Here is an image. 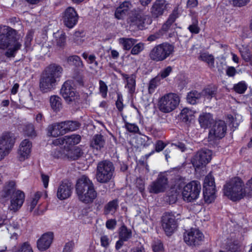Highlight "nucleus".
<instances>
[{
	"instance_id": "nucleus-52",
	"label": "nucleus",
	"mask_w": 252,
	"mask_h": 252,
	"mask_svg": "<svg viewBox=\"0 0 252 252\" xmlns=\"http://www.w3.org/2000/svg\"><path fill=\"white\" fill-rule=\"evenodd\" d=\"M82 57L85 60H87L88 63L92 64L94 63L96 66L98 64L97 62L95 61L96 57L94 55H91L88 57V55L87 53L85 52L82 54Z\"/></svg>"
},
{
	"instance_id": "nucleus-9",
	"label": "nucleus",
	"mask_w": 252,
	"mask_h": 252,
	"mask_svg": "<svg viewBox=\"0 0 252 252\" xmlns=\"http://www.w3.org/2000/svg\"><path fill=\"white\" fill-rule=\"evenodd\" d=\"M201 190V185L197 181H192L185 186L182 192L185 201L191 202L196 199Z\"/></svg>"
},
{
	"instance_id": "nucleus-11",
	"label": "nucleus",
	"mask_w": 252,
	"mask_h": 252,
	"mask_svg": "<svg viewBox=\"0 0 252 252\" xmlns=\"http://www.w3.org/2000/svg\"><path fill=\"white\" fill-rule=\"evenodd\" d=\"M14 134L10 132H5L0 137V160L7 155L13 148L15 143Z\"/></svg>"
},
{
	"instance_id": "nucleus-39",
	"label": "nucleus",
	"mask_w": 252,
	"mask_h": 252,
	"mask_svg": "<svg viewBox=\"0 0 252 252\" xmlns=\"http://www.w3.org/2000/svg\"><path fill=\"white\" fill-rule=\"evenodd\" d=\"M68 63L72 65H74L77 67H82L83 66V64L81 58L76 55L69 56L67 58Z\"/></svg>"
},
{
	"instance_id": "nucleus-22",
	"label": "nucleus",
	"mask_w": 252,
	"mask_h": 252,
	"mask_svg": "<svg viewBox=\"0 0 252 252\" xmlns=\"http://www.w3.org/2000/svg\"><path fill=\"white\" fill-rule=\"evenodd\" d=\"M168 2L165 0H156L151 8V13L153 17L158 18L166 11Z\"/></svg>"
},
{
	"instance_id": "nucleus-16",
	"label": "nucleus",
	"mask_w": 252,
	"mask_h": 252,
	"mask_svg": "<svg viewBox=\"0 0 252 252\" xmlns=\"http://www.w3.org/2000/svg\"><path fill=\"white\" fill-rule=\"evenodd\" d=\"M162 226L167 235H171L177 227L174 215L171 213H165L162 217Z\"/></svg>"
},
{
	"instance_id": "nucleus-4",
	"label": "nucleus",
	"mask_w": 252,
	"mask_h": 252,
	"mask_svg": "<svg viewBox=\"0 0 252 252\" xmlns=\"http://www.w3.org/2000/svg\"><path fill=\"white\" fill-rule=\"evenodd\" d=\"M1 196L6 199H10L9 208L14 212L21 207L25 200L24 193L20 190L16 189V183L13 181L5 183Z\"/></svg>"
},
{
	"instance_id": "nucleus-60",
	"label": "nucleus",
	"mask_w": 252,
	"mask_h": 252,
	"mask_svg": "<svg viewBox=\"0 0 252 252\" xmlns=\"http://www.w3.org/2000/svg\"><path fill=\"white\" fill-rule=\"evenodd\" d=\"M250 0H233V5L235 6L242 7L247 4Z\"/></svg>"
},
{
	"instance_id": "nucleus-18",
	"label": "nucleus",
	"mask_w": 252,
	"mask_h": 252,
	"mask_svg": "<svg viewBox=\"0 0 252 252\" xmlns=\"http://www.w3.org/2000/svg\"><path fill=\"white\" fill-rule=\"evenodd\" d=\"M226 131V125L223 121H216L209 133L210 140L215 138H221L225 135Z\"/></svg>"
},
{
	"instance_id": "nucleus-45",
	"label": "nucleus",
	"mask_w": 252,
	"mask_h": 252,
	"mask_svg": "<svg viewBox=\"0 0 252 252\" xmlns=\"http://www.w3.org/2000/svg\"><path fill=\"white\" fill-rule=\"evenodd\" d=\"M67 132L77 130L80 127V124L76 121H65Z\"/></svg>"
},
{
	"instance_id": "nucleus-25",
	"label": "nucleus",
	"mask_w": 252,
	"mask_h": 252,
	"mask_svg": "<svg viewBox=\"0 0 252 252\" xmlns=\"http://www.w3.org/2000/svg\"><path fill=\"white\" fill-rule=\"evenodd\" d=\"M132 7L130 1H125L120 4L116 10L115 15L118 19H122L126 13Z\"/></svg>"
},
{
	"instance_id": "nucleus-64",
	"label": "nucleus",
	"mask_w": 252,
	"mask_h": 252,
	"mask_svg": "<svg viewBox=\"0 0 252 252\" xmlns=\"http://www.w3.org/2000/svg\"><path fill=\"white\" fill-rule=\"evenodd\" d=\"M236 72L235 68L233 66H229L226 70V74L229 77H233Z\"/></svg>"
},
{
	"instance_id": "nucleus-20",
	"label": "nucleus",
	"mask_w": 252,
	"mask_h": 252,
	"mask_svg": "<svg viewBox=\"0 0 252 252\" xmlns=\"http://www.w3.org/2000/svg\"><path fill=\"white\" fill-rule=\"evenodd\" d=\"M81 139V137L79 135L72 134L57 139L53 141V143L55 145H64L66 149L71 148V147L78 144L80 142Z\"/></svg>"
},
{
	"instance_id": "nucleus-6",
	"label": "nucleus",
	"mask_w": 252,
	"mask_h": 252,
	"mask_svg": "<svg viewBox=\"0 0 252 252\" xmlns=\"http://www.w3.org/2000/svg\"><path fill=\"white\" fill-rule=\"evenodd\" d=\"M175 47L168 42H164L155 46L150 51L149 57L154 62H162L172 56Z\"/></svg>"
},
{
	"instance_id": "nucleus-54",
	"label": "nucleus",
	"mask_w": 252,
	"mask_h": 252,
	"mask_svg": "<svg viewBox=\"0 0 252 252\" xmlns=\"http://www.w3.org/2000/svg\"><path fill=\"white\" fill-rule=\"evenodd\" d=\"M241 56L242 58L246 62H250L252 59V54L250 51L248 49H244L241 51Z\"/></svg>"
},
{
	"instance_id": "nucleus-32",
	"label": "nucleus",
	"mask_w": 252,
	"mask_h": 252,
	"mask_svg": "<svg viewBox=\"0 0 252 252\" xmlns=\"http://www.w3.org/2000/svg\"><path fill=\"white\" fill-rule=\"evenodd\" d=\"M178 17V13L177 10H174L169 15L167 20L162 25V30L163 31H167L170 28L172 24L175 21L176 19Z\"/></svg>"
},
{
	"instance_id": "nucleus-1",
	"label": "nucleus",
	"mask_w": 252,
	"mask_h": 252,
	"mask_svg": "<svg viewBox=\"0 0 252 252\" xmlns=\"http://www.w3.org/2000/svg\"><path fill=\"white\" fill-rule=\"evenodd\" d=\"M21 46L16 31L6 26L0 27V48L6 49L4 53L6 57H14Z\"/></svg>"
},
{
	"instance_id": "nucleus-37",
	"label": "nucleus",
	"mask_w": 252,
	"mask_h": 252,
	"mask_svg": "<svg viewBox=\"0 0 252 252\" xmlns=\"http://www.w3.org/2000/svg\"><path fill=\"white\" fill-rule=\"evenodd\" d=\"M132 236L131 230L128 229L126 226L121 227L119 232V238L126 241H128Z\"/></svg>"
},
{
	"instance_id": "nucleus-41",
	"label": "nucleus",
	"mask_w": 252,
	"mask_h": 252,
	"mask_svg": "<svg viewBox=\"0 0 252 252\" xmlns=\"http://www.w3.org/2000/svg\"><path fill=\"white\" fill-rule=\"evenodd\" d=\"M180 115L182 121L187 122L191 120L192 117V112L189 109L185 108L181 111Z\"/></svg>"
},
{
	"instance_id": "nucleus-21",
	"label": "nucleus",
	"mask_w": 252,
	"mask_h": 252,
	"mask_svg": "<svg viewBox=\"0 0 252 252\" xmlns=\"http://www.w3.org/2000/svg\"><path fill=\"white\" fill-rule=\"evenodd\" d=\"M72 189L73 187L71 183L67 181L62 182L58 188L57 197L60 200L68 198L71 195Z\"/></svg>"
},
{
	"instance_id": "nucleus-56",
	"label": "nucleus",
	"mask_w": 252,
	"mask_h": 252,
	"mask_svg": "<svg viewBox=\"0 0 252 252\" xmlns=\"http://www.w3.org/2000/svg\"><path fill=\"white\" fill-rule=\"evenodd\" d=\"M245 188L246 189L245 190L249 193L247 194V197L252 196V177L248 181L246 184H245Z\"/></svg>"
},
{
	"instance_id": "nucleus-33",
	"label": "nucleus",
	"mask_w": 252,
	"mask_h": 252,
	"mask_svg": "<svg viewBox=\"0 0 252 252\" xmlns=\"http://www.w3.org/2000/svg\"><path fill=\"white\" fill-rule=\"evenodd\" d=\"M58 123L49 125L47 127L48 134L52 137H58L62 135Z\"/></svg>"
},
{
	"instance_id": "nucleus-49",
	"label": "nucleus",
	"mask_w": 252,
	"mask_h": 252,
	"mask_svg": "<svg viewBox=\"0 0 252 252\" xmlns=\"http://www.w3.org/2000/svg\"><path fill=\"white\" fill-rule=\"evenodd\" d=\"M125 127L130 132L138 133L139 131V127L135 124L129 123L125 122Z\"/></svg>"
},
{
	"instance_id": "nucleus-58",
	"label": "nucleus",
	"mask_w": 252,
	"mask_h": 252,
	"mask_svg": "<svg viewBox=\"0 0 252 252\" xmlns=\"http://www.w3.org/2000/svg\"><path fill=\"white\" fill-rule=\"evenodd\" d=\"M116 105L119 111H122L123 109L124 105L123 103L122 95L120 94L117 95V100L116 102Z\"/></svg>"
},
{
	"instance_id": "nucleus-63",
	"label": "nucleus",
	"mask_w": 252,
	"mask_h": 252,
	"mask_svg": "<svg viewBox=\"0 0 252 252\" xmlns=\"http://www.w3.org/2000/svg\"><path fill=\"white\" fill-rule=\"evenodd\" d=\"M166 144L161 140H158L156 144V151L160 152L165 148Z\"/></svg>"
},
{
	"instance_id": "nucleus-31",
	"label": "nucleus",
	"mask_w": 252,
	"mask_h": 252,
	"mask_svg": "<svg viewBox=\"0 0 252 252\" xmlns=\"http://www.w3.org/2000/svg\"><path fill=\"white\" fill-rule=\"evenodd\" d=\"M50 103L52 109L54 111H59L62 107V99L57 95L51 96Z\"/></svg>"
},
{
	"instance_id": "nucleus-35",
	"label": "nucleus",
	"mask_w": 252,
	"mask_h": 252,
	"mask_svg": "<svg viewBox=\"0 0 252 252\" xmlns=\"http://www.w3.org/2000/svg\"><path fill=\"white\" fill-rule=\"evenodd\" d=\"M199 59L206 62L210 68L215 67V59L213 55L204 53L201 54L199 57Z\"/></svg>"
},
{
	"instance_id": "nucleus-34",
	"label": "nucleus",
	"mask_w": 252,
	"mask_h": 252,
	"mask_svg": "<svg viewBox=\"0 0 252 252\" xmlns=\"http://www.w3.org/2000/svg\"><path fill=\"white\" fill-rule=\"evenodd\" d=\"M201 94L197 91H192L188 93L187 96V101L191 104H195L201 98Z\"/></svg>"
},
{
	"instance_id": "nucleus-61",
	"label": "nucleus",
	"mask_w": 252,
	"mask_h": 252,
	"mask_svg": "<svg viewBox=\"0 0 252 252\" xmlns=\"http://www.w3.org/2000/svg\"><path fill=\"white\" fill-rule=\"evenodd\" d=\"M172 70V68L170 66H167L164 68L160 73L161 77L162 78H165L167 77L171 72Z\"/></svg>"
},
{
	"instance_id": "nucleus-13",
	"label": "nucleus",
	"mask_w": 252,
	"mask_h": 252,
	"mask_svg": "<svg viewBox=\"0 0 252 252\" xmlns=\"http://www.w3.org/2000/svg\"><path fill=\"white\" fill-rule=\"evenodd\" d=\"M212 155L211 151L207 149L198 151L191 160L193 165L197 168L205 166L211 160Z\"/></svg>"
},
{
	"instance_id": "nucleus-59",
	"label": "nucleus",
	"mask_w": 252,
	"mask_h": 252,
	"mask_svg": "<svg viewBox=\"0 0 252 252\" xmlns=\"http://www.w3.org/2000/svg\"><path fill=\"white\" fill-rule=\"evenodd\" d=\"M33 38V32H29L27 33L25 41V45L26 48L30 47L31 45V42Z\"/></svg>"
},
{
	"instance_id": "nucleus-10",
	"label": "nucleus",
	"mask_w": 252,
	"mask_h": 252,
	"mask_svg": "<svg viewBox=\"0 0 252 252\" xmlns=\"http://www.w3.org/2000/svg\"><path fill=\"white\" fill-rule=\"evenodd\" d=\"M215 188L214 178L209 174L205 177L203 184V196L207 203H211L215 200Z\"/></svg>"
},
{
	"instance_id": "nucleus-44",
	"label": "nucleus",
	"mask_w": 252,
	"mask_h": 252,
	"mask_svg": "<svg viewBox=\"0 0 252 252\" xmlns=\"http://www.w3.org/2000/svg\"><path fill=\"white\" fill-rule=\"evenodd\" d=\"M247 86L245 82L242 81L234 85V90L238 94H243L247 90Z\"/></svg>"
},
{
	"instance_id": "nucleus-2",
	"label": "nucleus",
	"mask_w": 252,
	"mask_h": 252,
	"mask_svg": "<svg viewBox=\"0 0 252 252\" xmlns=\"http://www.w3.org/2000/svg\"><path fill=\"white\" fill-rule=\"evenodd\" d=\"M63 68L59 65L51 64L42 72L39 80V88L44 93H48L53 90L57 80L63 73Z\"/></svg>"
},
{
	"instance_id": "nucleus-8",
	"label": "nucleus",
	"mask_w": 252,
	"mask_h": 252,
	"mask_svg": "<svg viewBox=\"0 0 252 252\" xmlns=\"http://www.w3.org/2000/svg\"><path fill=\"white\" fill-rule=\"evenodd\" d=\"M180 99L177 94L169 93L161 97L158 102L160 111L169 113L174 110L179 103Z\"/></svg>"
},
{
	"instance_id": "nucleus-47",
	"label": "nucleus",
	"mask_w": 252,
	"mask_h": 252,
	"mask_svg": "<svg viewBox=\"0 0 252 252\" xmlns=\"http://www.w3.org/2000/svg\"><path fill=\"white\" fill-rule=\"evenodd\" d=\"M159 79L158 77H155L152 79L149 85V92L150 94H152L155 90V89L159 85Z\"/></svg>"
},
{
	"instance_id": "nucleus-19",
	"label": "nucleus",
	"mask_w": 252,
	"mask_h": 252,
	"mask_svg": "<svg viewBox=\"0 0 252 252\" xmlns=\"http://www.w3.org/2000/svg\"><path fill=\"white\" fill-rule=\"evenodd\" d=\"M131 25H135L139 30H143L147 24H150L152 20L147 15L140 12L135 13L129 18Z\"/></svg>"
},
{
	"instance_id": "nucleus-27",
	"label": "nucleus",
	"mask_w": 252,
	"mask_h": 252,
	"mask_svg": "<svg viewBox=\"0 0 252 252\" xmlns=\"http://www.w3.org/2000/svg\"><path fill=\"white\" fill-rule=\"evenodd\" d=\"M66 158L70 160H76L81 157L83 153L79 147L66 149Z\"/></svg>"
},
{
	"instance_id": "nucleus-48",
	"label": "nucleus",
	"mask_w": 252,
	"mask_h": 252,
	"mask_svg": "<svg viewBox=\"0 0 252 252\" xmlns=\"http://www.w3.org/2000/svg\"><path fill=\"white\" fill-rule=\"evenodd\" d=\"M241 245L238 243H233L229 246L228 252H242ZM219 252H226L223 251H220Z\"/></svg>"
},
{
	"instance_id": "nucleus-46",
	"label": "nucleus",
	"mask_w": 252,
	"mask_h": 252,
	"mask_svg": "<svg viewBox=\"0 0 252 252\" xmlns=\"http://www.w3.org/2000/svg\"><path fill=\"white\" fill-rule=\"evenodd\" d=\"M144 49V44L142 42H139L135 44L131 50V54L132 55H136L142 52Z\"/></svg>"
},
{
	"instance_id": "nucleus-29",
	"label": "nucleus",
	"mask_w": 252,
	"mask_h": 252,
	"mask_svg": "<svg viewBox=\"0 0 252 252\" xmlns=\"http://www.w3.org/2000/svg\"><path fill=\"white\" fill-rule=\"evenodd\" d=\"M137 41V39L132 38L121 37L119 39V43L122 45L124 50L130 49Z\"/></svg>"
},
{
	"instance_id": "nucleus-17",
	"label": "nucleus",
	"mask_w": 252,
	"mask_h": 252,
	"mask_svg": "<svg viewBox=\"0 0 252 252\" xmlns=\"http://www.w3.org/2000/svg\"><path fill=\"white\" fill-rule=\"evenodd\" d=\"M78 20V15L73 7H67L63 14V23L69 29L72 28L76 25Z\"/></svg>"
},
{
	"instance_id": "nucleus-5",
	"label": "nucleus",
	"mask_w": 252,
	"mask_h": 252,
	"mask_svg": "<svg viewBox=\"0 0 252 252\" xmlns=\"http://www.w3.org/2000/svg\"><path fill=\"white\" fill-rule=\"evenodd\" d=\"M244 182L239 177L231 179L223 186L224 194L233 201H238L247 197Z\"/></svg>"
},
{
	"instance_id": "nucleus-55",
	"label": "nucleus",
	"mask_w": 252,
	"mask_h": 252,
	"mask_svg": "<svg viewBox=\"0 0 252 252\" xmlns=\"http://www.w3.org/2000/svg\"><path fill=\"white\" fill-rule=\"evenodd\" d=\"M110 241V239L106 235H103L100 237L101 246L105 248L109 247Z\"/></svg>"
},
{
	"instance_id": "nucleus-50",
	"label": "nucleus",
	"mask_w": 252,
	"mask_h": 252,
	"mask_svg": "<svg viewBox=\"0 0 252 252\" xmlns=\"http://www.w3.org/2000/svg\"><path fill=\"white\" fill-rule=\"evenodd\" d=\"M152 249L154 252H162L164 248L162 242L160 241H155L152 244Z\"/></svg>"
},
{
	"instance_id": "nucleus-12",
	"label": "nucleus",
	"mask_w": 252,
	"mask_h": 252,
	"mask_svg": "<svg viewBox=\"0 0 252 252\" xmlns=\"http://www.w3.org/2000/svg\"><path fill=\"white\" fill-rule=\"evenodd\" d=\"M204 235L198 229L191 228L184 234L185 242L191 247H197L201 244Z\"/></svg>"
},
{
	"instance_id": "nucleus-36",
	"label": "nucleus",
	"mask_w": 252,
	"mask_h": 252,
	"mask_svg": "<svg viewBox=\"0 0 252 252\" xmlns=\"http://www.w3.org/2000/svg\"><path fill=\"white\" fill-rule=\"evenodd\" d=\"M217 88L215 86H208L205 88L201 93V95L207 98L211 99L216 94Z\"/></svg>"
},
{
	"instance_id": "nucleus-24",
	"label": "nucleus",
	"mask_w": 252,
	"mask_h": 252,
	"mask_svg": "<svg viewBox=\"0 0 252 252\" xmlns=\"http://www.w3.org/2000/svg\"><path fill=\"white\" fill-rule=\"evenodd\" d=\"M32 146V143L28 139H25L21 142L18 150L19 159L20 161H23L30 157Z\"/></svg>"
},
{
	"instance_id": "nucleus-51",
	"label": "nucleus",
	"mask_w": 252,
	"mask_h": 252,
	"mask_svg": "<svg viewBox=\"0 0 252 252\" xmlns=\"http://www.w3.org/2000/svg\"><path fill=\"white\" fill-rule=\"evenodd\" d=\"M99 84L100 93L101 94L102 97L105 98L107 95L108 91L107 86L105 82L102 80L99 81Z\"/></svg>"
},
{
	"instance_id": "nucleus-53",
	"label": "nucleus",
	"mask_w": 252,
	"mask_h": 252,
	"mask_svg": "<svg viewBox=\"0 0 252 252\" xmlns=\"http://www.w3.org/2000/svg\"><path fill=\"white\" fill-rule=\"evenodd\" d=\"M15 252H33L32 247L28 243H24L18 250Z\"/></svg>"
},
{
	"instance_id": "nucleus-3",
	"label": "nucleus",
	"mask_w": 252,
	"mask_h": 252,
	"mask_svg": "<svg viewBox=\"0 0 252 252\" xmlns=\"http://www.w3.org/2000/svg\"><path fill=\"white\" fill-rule=\"evenodd\" d=\"M75 189L79 200L85 204L92 203L97 197L93 182L86 176L77 180Z\"/></svg>"
},
{
	"instance_id": "nucleus-42",
	"label": "nucleus",
	"mask_w": 252,
	"mask_h": 252,
	"mask_svg": "<svg viewBox=\"0 0 252 252\" xmlns=\"http://www.w3.org/2000/svg\"><path fill=\"white\" fill-rule=\"evenodd\" d=\"M54 36L56 38L57 44L60 47L64 46L65 42V35L63 32H58L54 33Z\"/></svg>"
},
{
	"instance_id": "nucleus-62",
	"label": "nucleus",
	"mask_w": 252,
	"mask_h": 252,
	"mask_svg": "<svg viewBox=\"0 0 252 252\" xmlns=\"http://www.w3.org/2000/svg\"><path fill=\"white\" fill-rule=\"evenodd\" d=\"M116 225V220L114 219L108 220L106 222V226L109 229H113Z\"/></svg>"
},
{
	"instance_id": "nucleus-28",
	"label": "nucleus",
	"mask_w": 252,
	"mask_h": 252,
	"mask_svg": "<svg viewBox=\"0 0 252 252\" xmlns=\"http://www.w3.org/2000/svg\"><path fill=\"white\" fill-rule=\"evenodd\" d=\"M105 144V140L101 134L94 135L91 142V147L97 150H100Z\"/></svg>"
},
{
	"instance_id": "nucleus-43",
	"label": "nucleus",
	"mask_w": 252,
	"mask_h": 252,
	"mask_svg": "<svg viewBox=\"0 0 252 252\" xmlns=\"http://www.w3.org/2000/svg\"><path fill=\"white\" fill-rule=\"evenodd\" d=\"M24 132L25 135L28 136H35L36 132L34 127L32 124H27L25 126Z\"/></svg>"
},
{
	"instance_id": "nucleus-14",
	"label": "nucleus",
	"mask_w": 252,
	"mask_h": 252,
	"mask_svg": "<svg viewBox=\"0 0 252 252\" xmlns=\"http://www.w3.org/2000/svg\"><path fill=\"white\" fill-rule=\"evenodd\" d=\"M168 181L164 173H160L157 179L149 186V189L151 193L158 194L163 192L168 187Z\"/></svg>"
},
{
	"instance_id": "nucleus-57",
	"label": "nucleus",
	"mask_w": 252,
	"mask_h": 252,
	"mask_svg": "<svg viewBox=\"0 0 252 252\" xmlns=\"http://www.w3.org/2000/svg\"><path fill=\"white\" fill-rule=\"evenodd\" d=\"M74 242L72 241L66 243L63 252H71L74 248Z\"/></svg>"
},
{
	"instance_id": "nucleus-15",
	"label": "nucleus",
	"mask_w": 252,
	"mask_h": 252,
	"mask_svg": "<svg viewBox=\"0 0 252 252\" xmlns=\"http://www.w3.org/2000/svg\"><path fill=\"white\" fill-rule=\"evenodd\" d=\"M61 94L68 103L75 101L79 98L78 93L71 86V81L67 80L63 85Z\"/></svg>"
},
{
	"instance_id": "nucleus-38",
	"label": "nucleus",
	"mask_w": 252,
	"mask_h": 252,
	"mask_svg": "<svg viewBox=\"0 0 252 252\" xmlns=\"http://www.w3.org/2000/svg\"><path fill=\"white\" fill-rule=\"evenodd\" d=\"M125 88L128 90V93L133 94L135 91L136 75L132 74V77L126 82Z\"/></svg>"
},
{
	"instance_id": "nucleus-40",
	"label": "nucleus",
	"mask_w": 252,
	"mask_h": 252,
	"mask_svg": "<svg viewBox=\"0 0 252 252\" xmlns=\"http://www.w3.org/2000/svg\"><path fill=\"white\" fill-rule=\"evenodd\" d=\"M66 148L63 149L61 147H57L52 152V155L53 157L57 158H66Z\"/></svg>"
},
{
	"instance_id": "nucleus-26",
	"label": "nucleus",
	"mask_w": 252,
	"mask_h": 252,
	"mask_svg": "<svg viewBox=\"0 0 252 252\" xmlns=\"http://www.w3.org/2000/svg\"><path fill=\"white\" fill-rule=\"evenodd\" d=\"M214 121L212 114L203 113L199 117V122L201 127L206 128L209 127Z\"/></svg>"
},
{
	"instance_id": "nucleus-23",
	"label": "nucleus",
	"mask_w": 252,
	"mask_h": 252,
	"mask_svg": "<svg viewBox=\"0 0 252 252\" xmlns=\"http://www.w3.org/2000/svg\"><path fill=\"white\" fill-rule=\"evenodd\" d=\"M54 238L53 233L51 232L45 233L37 241V247L40 251L47 250L52 243Z\"/></svg>"
},
{
	"instance_id": "nucleus-7",
	"label": "nucleus",
	"mask_w": 252,
	"mask_h": 252,
	"mask_svg": "<svg viewBox=\"0 0 252 252\" xmlns=\"http://www.w3.org/2000/svg\"><path fill=\"white\" fill-rule=\"evenodd\" d=\"M114 171L112 162L107 160L100 161L96 167V179L100 183H107L112 178Z\"/></svg>"
},
{
	"instance_id": "nucleus-30",
	"label": "nucleus",
	"mask_w": 252,
	"mask_h": 252,
	"mask_svg": "<svg viewBox=\"0 0 252 252\" xmlns=\"http://www.w3.org/2000/svg\"><path fill=\"white\" fill-rule=\"evenodd\" d=\"M118 199H114L109 201L104 207V214H113L119 207Z\"/></svg>"
}]
</instances>
